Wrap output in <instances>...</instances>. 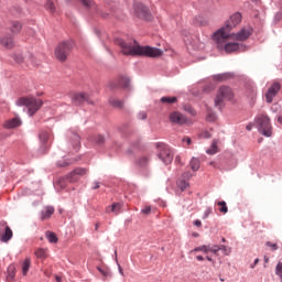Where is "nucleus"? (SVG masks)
I'll return each mask as SVG.
<instances>
[{
	"instance_id": "obj_30",
	"label": "nucleus",
	"mask_w": 282,
	"mask_h": 282,
	"mask_svg": "<svg viewBox=\"0 0 282 282\" xmlns=\"http://www.w3.org/2000/svg\"><path fill=\"white\" fill-rule=\"evenodd\" d=\"M106 213H115L118 215V213H120V204L113 203L111 206H108L106 208Z\"/></svg>"
},
{
	"instance_id": "obj_19",
	"label": "nucleus",
	"mask_w": 282,
	"mask_h": 282,
	"mask_svg": "<svg viewBox=\"0 0 282 282\" xmlns=\"http://www.w3.org/2000/svg\"><path fill=\"white\" fill-rule=\"evenodd\" d=\"M54 215V207L53 206H46L42 209L40 214L41 221H45V219H50Z\"/></svg>"
},
{
	"instance_id": "obj_38",
	"label": "nucleus",
	"mask_w": 282,
	"mask_h": 282,
	"mask_svg": "<svg viewBox=\"0 0 282 282\" xmlns=\"http://www.w3.org/2000/svg\"><path fill=\"white\" fill-rule=\"evenodd\" d=\"M140 166H147L149 164V156L144 155L139 159Z\"/></svg>"
},
{
	"instance_id": "obj_21",
	"label": "nucleus",
	"mask_w": 282,
	"mask_h": 282,
	"mask_svg": "<svg viewBox=\"0 0 282 282\" xmlns=\"http://www.w3.org/2000/svg\"><path fill=\"white\" fill-rule=\"evenodd\" d=\"M40 141L42 144L47 143V140L52 138V132L50 130H42L39 134Z\"/></svg>"
},
{
	"instance_id": "obj_9",
	"label": "nucleus",
	"mask_w": 282,
	"mask_h": 282,
	"mask_svg": "<svg viewBox=\"0 0 282 282\" xmlns=\"http://www.w3.org/2000/svg\"><path fill=\"white\" fill-rule=\"evenodd\" d=\"M70 100L72 104L75 105V107H80V105H83L84 102L91 105V98L87 93H75L70 96Z\"/></svg>"
},
{
	"instance_id": "obj_51",
	"label": "nucleus",
	"mask_w": 282,
	"mask_h": 282,
	"mask_svg": "<svg viewBox=\"0 0 282 282\" xmlns=\"http://www.w3.org/2000/svg\"><path fill=\"white\" fill-rule=\"evenodd\" d=\"M140 119L141 120H147V113L145 112H141L140 113Z\"/></svg>"
},
{
	"instance_id": "obj_23",
	"label": "nucleus",
	"mask_w": 282,
	"mask_h": 282,
	"mask_svg": "<svg viewBox=\"0 0 282 282\" xmlns=\"http://www.w3.org/2000/svg\"><path fill=\"white\" fill-rule=\"evenodd\" d=\"M212 250L213 254H215L216 257H219V250H223L225 254H228V247H226V245H214Z\"/></svg>"
},
{
	"instance_id": "obj_28",
	"label": "nucleus",
	"mask_w": 282,
	"mask_h": 282,
	"mask_svg": "<svg viewBox=\"0 0 282 282\" xmlns=\"http://www.w3.org/2000/svg\"><path fill=\"white\" fill-rule=\"evenodd\" d=\"M70 139L73 142V149H75V151L78 150V148L80 147V135H78L77 133H73Z\"/></svg>"
},
{
	"instance_id": "obj_17",
	"label": "nucleus",
	"mask_w": 282,
	"mask_h": 282,
	"mask_svg": "<svg viewBox=\"0 0 282 282\" xmlns=\"http://www.w3.org/2000/svg\"><path fill=\"white\" fill-rule=\"evenodd\" d=\"M22 122L19 117H14L12 119H8L3 122L2 127L4 129H17V127H21Z\"/></svg>"
},
{
	"instance_id": "obj_16",
	"label": "nucleus",
	"mask_w": 282,
	"mask_h": 282,
	"mask_svg": "<svg viewBox=\"0 0 282 282\" xmlns=\"http://www.w3.org/2000/svg\"><path fill=\"white\" fill-rule=\"evenodd\" d=\"M170 121L174 124H186L187 119L184 115L178 111H174L170 113Z\"/></svg>"
},
{
	"instance_id": "obj_61",
	"label": "nucleus",
	"mask_w": 282,
	"mask_h": 282,
	"mask_svg": "<svg viewBox=\"0 0 282 282\" xmlns=\"http://www.w3.org/2000/svg\"><path fill=\"white\" fill-rule=\"evenodd\" d=\"M59 186H62V188H65V184H63V181H59Z\"/></svg>"
},
{
	"instance_id": "obj_29",
	"label": "nucleus",
	"mask_w": 282,
	"mask_h": 282,
	"mask_svg": "<svg viewBox=\"0 0 282 282\" xmlns=\"http://www.w3.org/2000/svg\"><path fill=\"white\" fill-rule=\"evenodd\" d=\"M22 28L23 26L20 24V22H18V21L11 22V32L13 34H19V32H21Z\"/></svg>"
},
{
	"instance_id": "obj_20",
	"label": "nucleus",
	"mask_w": 282,
	"mask_h": 282,
	"mask_svg": "<svg viewBox=\"0 0 282 282\" xmlns=\"http://www.w3.org/2000/svg\"><path fill=\"white\" fill-rule=\"evenodd\" d=\"M218 144H219V140L214 139L213 142H212L210 148L206 150V153L208 155H215V153H219Z\"/></svg>"
},
{
	"instance_id": "obj_54",
	"label": "nucleus",
	"mask_w": 282,
	"mask_h": 282,
	"mask_svg": "<svg viewBox=\"0 0 282 282\" xmlns=\"http://www.w3.org/2000/svg\"><path fill=\"white\" fill-rule=\"evenodd\" d=\"M252 123L247 124V131H252Z\"/></svg>"
},
{
	"instance_id": "obj_35",
	"label": "nucleus",
	"mask_w": 282,
	"mask_h": 282,
	"mask_svg": "<svg viewBox=\"0 0 282 282\" xmlns=\"http://www.w3.org/2000/svg\"><path fill=\"white\" fill-rule=\"evenodd\" d=\"M228 78H230V74L228 73L214 76V80H218L219 83H224V80H228Z\"/></svg>"
},
{
	"instance_id": "obj_10",
	"label": "nucleus",
	"mask_w": 282,
	"mask_h": 282,
	"mask_svg": "<svg viewBox=\"0 0 282 282\" xmlns=\"http://www.w3.org/2000/svg\"><path fill=\"white\" fill-rule=\"evenodd\" d=\"M134 14L139 19H143L144 21H151V12L149 8L142 3H134Z\"/></svg>"
},
{
	"instance_id": "obj_18",
	"label": "nucleus",
	"mask_w": 282,
	"mask_h": 282,
	"mask_svg": "<svg viewBox=\"0 0 282 282\" xmlns=\"http://www.w3.org/2000/svg\"><path fill=\"white\" fill-rule=\"evenodd\" d=\"M80 1L83 6H85V8H89L94 12H97V14H102V10L100 9V7L96 4V2H94V0H80Z\"/></svg>"
},
{
	"instance_id": "obj_8",
	"label": "nucleus",
	"mask_w": 282,
	"mask_h": 282,
	"mask_svg": "<svg viewBox=\"0 0 282 282\" xmlns=\"http://www.w3.org/2000/svg\"><path fill=\"white\" fill-rule=\"evenodd\" d=\"M158 158L162 160L164 164H171L173 162V152L171 148L165 143H158Z\"/></svg>"
},
{
	"instance_id": "obj_34",
	"label": "nucleus",
	"mask_w": 282,
	"mask_h": 282,
	"mask_svg": "<svg viewBox=\"0 0 282 282\" xmlns=\"http://www.w3.org/2000/svg\"><path fill=\"white\" fill-rule=\"evenodd\" d=\"M46 239H48L50 243H57L58 242V237H56V234L52 231L46 232Z\"/></svg>"
},
{
	"instance_id": "obj_62",
	"label": "nucleus",
	"mask_w": 282,
	"mask_h": 282,
	"mask_svg": "<svg viewBox=\"0 0 282 282\" xmlns=\"http://www.w3.org/2000/svg\"><path fill=\"white\" fill-rule=\"evenodd\" d=\"M192 175H191V173H185L184 174V177H191Z\"/></svg>"
},
{
	"instance_id": "obj_41",
	"label": "nucleus",
	"mask_w": 282,
	"mask_h": 282,
	"mask_svg": "<svg viewBox=\"0 0 282 282\" xmlns=\"http://www.w3.org/2000/svg\"><path fill=\"white\" fill-rule=\"evenodd\" d=\"M98 272H100V274H102V276H109V271H107L106 269H102L101 267H97Z\"/></svg>"
},
{
	"instance_id": "obj_13",
	"label": "nucleus",
	"mask_w": 282,
	"mask_h": 282,
	"mask_svg": "<svg viewBox=\"0 0 282 282\" xmlns=\"http://www.w3.org/2000/svg\"><path fill=\"white\" fill-rule=\"evenodd\" d=\"M87 173H88L87 169L77 167L66 176V180L69 181L72 184H74L75 182H78L80 177H83L84 175H87Z\"/></svg>"
},
{
	"instance_id": "obj_55",
	"label": "nucleus",
	"mask_w": 282,
	"mask_h": 282,
	"mask_svg": "<svg viewBox=\"0 0 282 282\" xmlns=\"http://www.w3.org/2000/svg\"><path fill=\"white\" fill-rule=\"evenodd\" d=\"M259 263V258H257L253 262V264H251V268H254V265H257Z\"/></svg>"
},
{
	"instance_id": "obj_60",
	"label": "nucleus",
	"mask_w": 282,
	"mask_h": 282,
	"mask_svg": "<svg viewBox=\"0 0 282 282\" xmlns=\"http://www.w3.org/2000/svg\"><path fill=\"white\" fill-rule=\"evenodd\" d=\"M98 228H100V224H99V223H97V224L95 225V230H98Z\"/></svg>"
},
{
	"instance_id": "obj_1",
	"label": "nucleus",
	"mask_w": 282,
	"mask_h": 282,
	"mask_svg": "<svg viewBox=\"0 0 282 282\" xmlns=\"http://www.w3.org/2000/svg\"><path fill=\"white\" fill-rule=\"evenodd\" d=\"M115 43L120 47L122 54L126 56H149L150 58H158V56H162V54H164L160 48L141 46L135 41H124L117 37Z\"/></svg>"
},
{
	"instance_id": "obj_57",
	"label": "nucleus",
	"mask_w": 282,
	"mask_h": 282,
	"mask_svg": "<svg viewBox=\"0 0 282 282\" xmlns=\"http://www.w3.org/2000/svg\"><path fill=\"white\" fill-rule=\"evenodd\" d=\"M196 259H197V261H204V257L203 256H197Z\"/></svg>"
},
{
	"instance_id": "obj_49",
	"label": "nucleus",
	"mask_w": 282,
	"mask_h": 282,
	"mask_svg": "<svg viewBox=\"0 0 282 282\" xmlns=\"http://www.w3.org/2000/svg\"><path fill=\"white\" fill-rule=\"evenodd\" d=\"M97 188H100V183L95 182L93 185V191H97Z\"/></svg>"
},
{
	"instance_id": "obj_45",
	"label": "nucleus",
	"mask_w": 282,
	"mask_h": 282,
	"mask_svg": "<svg viewBox=\"0 0 282 282\" xmlns=\"http://www.w3.org/2000/svg\"><path fill=\"white\" fill-rule=\"evenodd\" d=\"M175 164H180L181 166H184V163L182 162V156L180 155L175 156Z\"/></svg>"
},
{
	"instance_id": "obj_44",
	"label": "nucleus",
	"mask_w": 282,
	"mask_h": 282,
	"mask_svg": "<svg viewBox=\"0 0 282 282\" xmlns=\"http://www.w3.org/2000/svg\"><path fill=\"white\" fill-rule=\"evenodd\" d=\"M96 142H97V144H102L104 142H105V137H102V135H97L96 137Z\"/></svg>"
},
{
	"instance_id": "obj_43",
	"label": "nucleus",
	"mask_w": 282,
	"mask_h": 282,
	"mask_svg": "<svg viewBox=\"0 0 282 282\" xmlns=\"http://www.w3.org/2000/svg\"><path fill=\"white\" fill-rule=\"evenodd\" d=\"M200 138H204L205 140H208V138H212V134L208 131H203L200 133Z\"/></svg>"
},
{
	"instance_id": "obj_6",
	"label": "nucleus",
	"mask_w": 282,
	"mask_h": 282,
	"mask_svg": "<svg viewBox=\"0 0 282 282\" xmlns=\"http://www.w3.org/2000/svg\"><path fill=\"white\" fill-rule=\"evenodd\" d=\"M258 131L265 138L272 137V124H270V117L261 115L257 118Z\"/></svg>"
},
{
	"instance_id": "obj_36",
	"label": "nucleus",
	"mask_w": 282,
	"mask_h": 282,
	"mask_svg": "<svg viewBox=\"0 0 282 282\" xmlns=\"http://www.w3.org/2000/svg\"><path fill=\"white\" fill-rule=\"evenodd\" d=\"M217 206H219V213H223V215H226V213H228V206L226 205V202H218Z\"/></svg>"
},
{
	"instance_id": "obj_7",
	"label": "nucleus",
	"mask_w": 282,
	"mask_h": 282,
	"mask_svg": "<svg viewBox=\"0 0 282 282\" xmlns=\"http://www.w3.org/2000/svg\"><path fill=\"white\" fill-rule=\"evenodd\" d=\"M230 41H235V37L232 34L227 33L226 39L223 42H214L216 43L218 50H225L227 54H232V52H237V50H239V43Z\"/></svg>"
},
{
	"instance_id": "obj_63",
	"label": "nucleus",
	"mask_w": 282,
	"mask_h": 282,
	"mask_svg": "<svg viewBox=\"0 0 282 282\" xmlns=\"http://www.w3.org/2000/svg\"><path fill=\"white\" fill-rule=\"evenodd\" d=\"M278 122H280V124H282V117L278 118Z\"/></svg>"
},
{
	"instance_id": "obj_24",
	"label": "nucleus",
	"mask_w": 282,
	"mask_h": 282,
	"mask_svg": "<svg viewBox=\"0 0 282 282\" xmlns=\"http://www.w3.org/2000/svg\"><path fill=\"white\" fill-rule=\"evenodd\" d=\"M8 274H7V281H14V276H17V267L13 264H10L8 267Z\"/></svg>"
},
{
	"instance_id": "obj_12",
	"label": "nucleus",
	"mask_w": 282,
	"mask_h": 282,
	"mask_svg": "<svg viewBox=\"0 0 282 282\" xmlns=\"http://www.w3.org/2000/svg\"><path fill=\"white\" fill-rule=\"evenodd\" d=\"M281 91V83L274 82L268 89L265 94V100L267 102L271 104L274 98H276V94Z\"/></svg>"
},
{
	"instance_id": "obj_47",
	"label": "nucleus",
	"mask_w": 282,
	"mask_h": 282,
	"mask_svg": "<svg viewBox=\"0 0 282 282\" xmlns=\"http://www.w3.org/2000/svg\"><path fill=\"white\" fill-rule=\"evenodd\" d=\"M143 215H151V206H148L142 209Z\"/></svg>"
},
{
	"instance_id": "obj_3",
	"label": "nucleus",
	"mask_w": 282,
	"mask_h": 282,
	"mask_svg": "<svg viewBox=\"0 0 282 282\" xmlns=\"http://www.w3.org/2000/svg\"><path fill=\"white\" fill-rule=\"evenodd\" d=\"M18 107H26L29 116H33L43 107V100L34 97H21L17 100Z\"/></svg>"
},
{
	"instance_id": "obj_15",
	"label": "nucleus",
	"mask_w": 282,
	"mask_h": 282,
	"mask_svg": "<svg viewBox=\"0 0 282 282\" xmlns=\"http://www.w3.org/2000/svg\"><path fill=\"white\" fill-rule=\"evenodd\" d=\"M235 41H248L252 35V26H245L238 33L231 34Z\"/></svg>"
},
{
	"instance_id": "obj_56",
	"label": "nucleus",
	"mask_w": 282,
	"mask_h": 282,
	"mask_svg": "<svg viewBox=\"0 0 282 282\" xmlns=\"http://www.w3.org/2000/svg\"><path fill=\"white\" fill-rule=\"evenodd\" d=\"M55 281H56V282H62L63 279H62L61 276L56 275V276H55Z\"/></svg>"
},
{
	"instance_id": "obj_27",
	"label": "nucleus",
	"mask_w": 282,
	"mask_h": 282,
	"mask_svg": "<svg viewBox=\"0 0 282 282\" xmlns=\"http://www.w3.org/2000/svg\"><path fill=\"white\" fill-rule=\"evenodd\" d=\"M109 105H111V107H115V109H122V107H124V102L122 100L116 99L113 97L109 99Z\"/></svg>"
},
{
	"instance_id": "obj_33",
	"label": "nucleus",
	"mask_w": 282,
	"mask_h": 282,
	"mask_svg": "<svg viewBox=\"0 0 282 282\" xmlns=\"http://www.w3.org/2000/svg\"><path fill=\"white\" fill-rule=\"evenodd\" d=\"M35 257H37V259H47V251L43 248H40L35 250Z\"/></svg>"
},
{
	"instance_id": "obj_42",
	"label": "nucleus",
	"mask_w": 282,
	"mask_h": 282,
	"mask_svg": "<svg viewBox=\"0 0 282 282\" xmlns=\"http://www.w3.org/2000/svg\"><path fill=\"white\" fill-rule=\"evenodd\" d=\"M265 246H268V247L271 248L272 250H279V245H276V243H272V242L268 241V242L265 243Z\"/></svg>"
},
{
	"instance_id": "obj_2",
	"label": "nucleus",
	"mask_w": 282,
	"mask_h": 282,
	"mask_svg": "<svg viewBox=\"0 0 282 282\" xmlns=\"http://www.w3.org/2000/svg\"><path fill=\"white\" fill-rule=\"evenodd\" d=\"M239 23H241V13L236 12L225 22L223 28L213 34V41H216L217 43H224V41H226L227 34H229L234 28H237Z\"/></svg>"
},
{
	"instance_id": "obj_22",
	"label": "nucleus",
	"mask_w": 282,
	"mask_h": 282,
	"mask_svg": "<svg viewBox=\"0 0 282 282\" xmlns=\"http://www.w3.org/2000/svg\"><path fill=\"white\" fill-rule=\"evenodd\" d=\"M32 267V260L30 258H25L22 262V274L28 276V272H30V268Z\"/></svg>"
},
{
	"instance_id": "obj_14",
	"label": "nucleus",
	"mask_w": 282,
	"mask_h": 282,
	"mask_svg": "<svg viewBox=\"0 0 282 282\" xmlns=\"http://www.w3.org/2000/svg\"><path fill=\"white\" fill-rule=\"evenodd\" d=\"M131 85V79H129V77L127 76H119L116 83H112L110 85L111 89H118V87H120L121 89H129Z\"/></svg>"
},
{
	"instance_id": "obj_40",
	"label": "nucleus",
	"mask_w": 282,
	"mask_h": 282,
	"mask_svg": "<svg viewBox=\"0 0 282 282\" xmlns=\"http://www.w3.org/2000/svg\"><path fill=\"white\" fill-rule=\"evenodd\" d=\"M185 111H187V113H191V116H197V112L191 106H185Z\"/></svg>"
},
{
	"instance_id": "obj_25",
	"label": "nucleus",
	"mask_w": 282,
	"mask_h": 282,
	"mask_svg": "<svg viewBox=\"0 0 282 282\" xmlns=\"http://www.w3.org/2000/svg\"><path fill=\"white\" fill-rule=\"evenodd\" d=\"M0 45H3L7 50H12V47H14V41H12L11 37H3L0 39Z\"/></svg>"
},
{
	"instance_id": "obj_53",
	"label": "nucleus",
	"mask_w": 282,
	"mask_h": 282,
	"mask_svg": "<svg viewBox=\"0 0 282 282\" xmlns=\"http://www.w3.org/2000/svg\"><path fill=\"white\" fill-rule=\"evenodd\" d=\"M118 268H119V273H120L121 275H124V271L122 270V267H121L120 264H118Z\"/></svg>"
},
{
	"instance_id": "obj_26",
	"label": "nucleus",
	"mask_w": 282,
	"mask_h": 282,
	"mask_svg": "<svg viewBox=\"0 0 282 282\" xmlns=\"http://www.w3.org/2000/svg\"><path fill=\"white\" fill-rule=\"evenodd\" d=\"M192 252H204L205 254H208V252H213V246L210 245H204L200 247H196Z\"/></svg>"
},
{
	"instance_id": "obj_37",
	"label": "nucleus",
	"mask_w": 282,
	"mask_h": 282,
	"mask_svg": "<svg viewBox=\"0 0 282 282\" xmlns=\"http://www.w3.org/2000/svg\"><path fill=\"white\" fill-rule=\"evenodd\" d=\"M46 10H50L52 13L56 12V6L54 4V0H48L46 2Z\"/></svg>"
},
{
	"instance_id": "obj_50",
	"label": "nucleus",
	"mask_w": 282,
	"mask_h": 282,
	"mask_svg": "<svg viewBox=\"0 0 282 282\" xmlns=\"http://www.w3.org/2000/svg\"><path fill=\"white\" fill-rule=\"evenodd\" d=\"M207 120H208L209 122H213V120H215V115H213V113L208 115V116H207Z\"/></svg>"
},
{
	"instance_id": "obj_58",
	"label": "nucleus",
	"mask_w": 282,
	"mask_h": 282,
	"mask_svg": "<svg viewBox=\"0 0 282 282\" xmlns=\"http://www.w3.org/2000/svg\"><path fill=\"white\" fill-rule=\"evenodd\" d=\"M207 261H210V263H215V261L213 260V258H210L209 256L206 257Z\"/></svg>"
},
{
	"instance_id": "obj_52",
	"label": "nucleus",
	"mask_w": 282,
	"mask_h": 282,
	"mask_svg": "<svg viewBox=\"0 0 282 282\" xmlns=\"http://www.w3.org/2000/svg\"><path fill=\"white\" fill-rule=\"evenodd\" d=\"M194 226H197L199 228L202 226V220H195Z\"/></svg>"
},
{
	"instance_id": "obj_59",
	"label": "nucleus",
	"mask_w": 282,
	"mask_h": 282,
	"mask_svg": "<svg viewBox=\"0 0 282 282\" xmlns=\"http://www.w3.org/2000/svg\"><path fill=\"white\" fill-rule=\"evenodd\" d=\"M257 96V91L252 90L251 98H254Z\"/></svg>"
},
{
	"instance_id": "obj_32",
	"label": "nucleus",
	"mask_w": 282,
	"mask_h": 282,
	"mask_svg": "<svg viewBox=\"0 0 282 282\" xmlns=\"http://www.w3.org/2000/svg\"><path fill=\"white\" fill-rule=\"evenodd\" d=\"M161 102L163 105H174V102H177V97H162Z\"/></svg>"
},
{
	"instance_id": "obj_39",
	"label": "nucleus",
	"mask_w": 282,
	"mask_h": 282,
	"mask_svg": "<svg viewBox=\"0 0 282 282\" xmlns=\"http://www.w3.org/2000/svg\"><path fill=\"white\" fill-rule=\"evenodd\" d=\"M187 186H188V182L186 181L178 182V188H181V191H186Z\"/></svg>"
},
{
	"instance_id": "obj_31",
	"label": "nucleus",
	"mask_w": 282,
	"mask_h": 282,
	"mask_svg": "<svg viewBox=\"0 0 282 282\" xmlns=\"http://www.w3.org/2000/svg\"><path fill=\"white\" fill-rule=\"evenodd\" d=\"M189 166L192 171H199V166H200L199 159L193 158L189 162Z\"/></svg>"
},
{
	"instance_id": "obj_48",
	"label": "nucleus",
	"mask_w": 282,
	"mask_h": 282,
	"mask_svg": "<svg viewBox=\"0 0 282 282\" xmlns=\"http://www.w3.org/2000/svg\"><path fill=\"white\" fill-rule=\"evenodd\" d=\"M57 166H61V167L69 166V163H67V162H65V161H63V162L58 161V162H57Z\"/></svg>"
},
{
	"instance_id": "obj_5",
	"label": "nucleus",
	"mask_w": 282,
	"mask_h": 282,
	"mask_svg": "<svg viewBox=\"0 0 282 282\" xmlns=\"http://www.w3.org/2000/svg\"><path fill=\"white\" fill-rule=\"evenodd\" d=\"M72 50H74L73 41L62 42L55 48V57L61 63H65V61H67V56H69Z\"/></svg>"
},
{
	"instance_id": "obj_64",
	"label": "nucleus",
	"mask_w": 282,
	"mask_h": 282,
	"mask_svg": "<svg viewBox=\"0 0 282 282\" xmlns=\"http://www.w3.org/2000/svg\"><path fill=\"white\" fill-rule=\"evenodd\" d=\"M265 263H268V261H270V259L268 257L264 258Z\"/></svg>"
},
{
	"instance_id": "obj_46",
	"label": "nucleus",
	"mask_w": 282,
	"mask_h": 282,
	"mask_svg": "<svg viewBox=\"0 0 282 282\" xmlns=\"http://www.w3.org/2000/svg\"><path fill=\"white\" fill-rule=\"evenodd\" d=\"M183 142H186L187 147H191V144H193V140H191L189 137L183 138Z\"/></svg>"
},
{
	"instance_id": "obj_11",
	"label": "nucleus",
	"mask_w": 282,
	"mask_h": 282,
	"mask_svg": "<svg viewBox=\"0 0 282 282\" xmlns=\"http://www.w3.org/2000/svg\"><path fill=\"white\" fill-rule=\"evenodd\" d=\"M12 229L8 226L7 221H0V241L8 243L12 239Z\"/></svg>"
},
{
	"instance_id": "obj_4",
	"label": "nucleus",
	"mask_w": 282,
	"mask_h": 282,
	"mask_svg": "<svg viewBox=\"0 0 282 282\" xmlns=\"http://www.w3.org/2000/svg\"><path fill=\"white\" fill-rule=\"evenodd\" d=\"M235 98V94L232 93V88L228 86H221L216 94V98L214 100L215 107L217 109H223L226 100H232Z\"/></svg>"
}]
</instances>
